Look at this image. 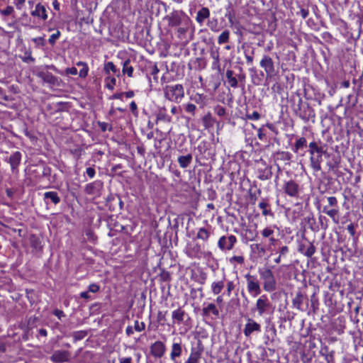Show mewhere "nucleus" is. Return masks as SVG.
<instances>
[{
    "label": "nucleus",
    "mask_w": 363,
    "mask_h": 363,
    "mask_svg": "<svg viewBox=\"0 0 363 363\" xmlns=\"http://www.w3.org/2000/svg\"><path fill=\"white\" fill-rule=\"evenodd\" d=\"M224 281L220 280L218 281H213L211 284V289L214 295L219 294L224 288Z\"/></svg>",
    "instance_id": "bb28decb"
},
{
    "label": "nucleus",
    "mask_w": 363,
    "mask_h": 363,
    "mask_svg": "<svg viewBox=\"0 0 363 363\" xmlns=\"http://www.w3.org/2000/svg\"><path fill=\"white\" fill-rule=\"evenodd\" d=\"M166 352V346L161 341H156L150 346V352L155 358H161Z\"/></svg>",
    "instance_id": "9d476101"
},
{
    "label": "nucleus",
    "mask_w": 363,
    "mask_h": 363,
    "mask_svg": "<svg viewBox=\"0 0 363 363\" xmlns=\"http://www.w3.org/2000/svg\"><path fill=\"white\" fill-rule=\"evenodd\" d=\"M21 160V154L20 152L16 151L13 152L9 157V163L11 167V169L14 171L16 169H17L18 166L19 165Z\"/></svg>",
    "instance_id": "aec40b11"
},
{
    "label": "nucleus",
    "mask_w": 363,
    "mask_h": 363,
    "mask_svg": "<svg viewBox=\"0 0 363 363\" xmlns=\"http://www.w3.org/2000/svg\"><path fill=\"white\" fill-rule=\"evenodd\" d=\"M106 79L108 80L106 85V87L110 90H113L114 89V86L116 85V78L108 77H107Z\"/></svg>",
    "instance_id": "37998d69"
},
{
    "label": "nucleus",
    "mask_w": 363,
    "mask_h": 363,
    "mask_svg": "<svg viewBox=\"0 0 363 363\" xmlns=\"http://www.w3.org/2000/svg\"><path fill=\"white\" fill-rule=\"evenodd\" d=\"M357 227V224H354L353 223H350L347 226V230L348 233H350V235L353 238V240L354 242H356L358 239L357 237H354L355 233H356V228Z\"/></svg>",
    "instance_id": "e433bc0d"
},
{
    "label": "nucleus",
    "mask_w": 363,
    "mask_h": 363,
    "mask_svg": "<svg viewBox=\"0 0 363 363\" xmlns=\"http://www.w3.org/2000/svg\"><path fill=\"white\" fill-rule=\"evenodd\" d=\"M196 108V106L193 104H187L185 106L186 111L191 113L192 115H194Z\"/></svg>",
    "instance_id": "8fccbe9b"
},
{
    "label": "nucleus",
    "mask_w": 363,
    "mask_h": 363,
    "mask_svg": "<svg viewBox=\"0 0 363 363\" xmlns=\"http://www.w3.org/2000/svg\"><path fill=\"white\" fill-rule=\"evenodd\" d=\"M247 118L251 120H258L259 114L257 112L254 111L252 113L247 115Z\"/></svg>",
    "instance_id": "680f3d73"
},
{
    "label": "nucleus",
    "mask_w": 363,
    "mask_h": 363,
    "mask_svg": "<svg viewBox=\"0 0 363 363\" xmlns=\"http://www.w3.org/2000/svg\"><path fill=\"white\" fill-rule=\"evenodd\" d=\"M281 156V159H284L285 160H289L291 159V154L289 152H282L281 153L277 154V159H279V156Z\"/></svg>",
    "instance_id": "6e6d98bb"
},
{
    "label": "nucleus",
    "mask_w": 363,
    "mask_h": 363,
    "mask_svg": "<svg viewBox=\"0 0 363 363\" xmlns=\"http://www.w3.org/2000/svg\"><path fill=\"white\" fill-rule=\"evenodd\" d=\"M320 353L322 355L325 356V360L329 363L330 360L333 359V355L331 353H328V347L325 346L321 348Z\"/></svg>",
    "instance_id": "a19ab883"
},
{
    "label": "nucleus",
    "mask_w": 363,
    "mask_h": 363,
    "mask_svg": "<svg viewBox=\"0 0 363 363\" xmlns=\"http://www.w3.org/2000/svg\"><path fill=\"white\" fill-rule=\"evenodd\" d=\"M61 36V32L59 30H57L55 33L52 34L49 39L48 43L53 46L56 41L60 38Z\"/></svg>",
    "instance_id": "58836bf2"
},
{
    "label": "nucleus",
    "mask_w": 363,
    "mask_h": 363,
    "mask_svg": "<svg viewBox=\"0 0 363 363\" xmlns=\"http://www.w3.org/2000/svg\"><path fill=\"white\" fill-rule=\"evenodd\" d=\"M122 72L123 74H126L129 77H133V67L130 65L129 60L123 62Z\"/></svg>",
    "instance_id": "72a5a7b5"
},
{
    "label": "nucleus",
    "mask_w": 363,
    "mask_h": 363,
    "mask_svg": "<svg viewBox=\"0 0 363 363\" xmlns=\"http://www.w3.org/2000/svg\"><path fill=\"white\" fill-rule=\"evenodd\" d=\"M237 242V238L233 235L228 236H222L219 238L218 242V247L221 250H230L233 248L235 244Z\"/></svg>",
    "instance_id": "423d86ee"
},
{
    "label": "nucleus",
    "mask_w": 363,
    "mask_h": 363,
    "mask_svg": "<svg viewBox=\"0 0 363 363\" xmlns=\"http://www.w3.org/2000/svg\"><path fill=\"white\" fill-rule=\"evenodd\" d=\"M230 32L228 30H224L220 33L218 38V44L221 45L228 42Z\"/></svg>",
    "instance_id": "c9c22d12"
},
{
    "label": "nucleus",
    "mask_w": 363,
    "mask_h": 363,
    "mask_svg": "<svg viewBox=\"0 0 363 363\" xmlns=\"http://www.w3.org/2000/svg\"><path fill=\"white\" fill-rule=\"evenodd\" d=\"M123 96H124V92L116 93L111 96V99L122 100Z\"/></svg>",
    "instance_id": "69168bd1"
},
{
    "label": "nucleus",
    "mask_w": 363,
    "mask_h": 363,
    "mask_svg": "<svg viewBox=\"0 0 363 363\" xmlns=\"http://www.w3.org/2000/svg\"><path fill=\"white\" fill-rule=\"evenodd\" d=\"M101 187V182L96 181L94 182L86 184L84 191L87 194L93 195L97 194L99 191Z\"/></svg>",
    "instance_id": "a211bd4d"
},
{
    "label": "nucleus",
    "mask_w": 363,
    "mask_h": 363,
    "mask_svg": "<svg viewBox=\"0 0 363 363\" xmlns=\"http://www.w3.org/2000/svg\"><path fill=\"white\" fill-rule=\"evenodd\" d=\"M283 189L284 193L290 197L298 199L300 194L299 185L293 180H289L284 184Z\"/></svg>",
    "instance_id": "6e6552de"
},
{
    "label": "nucleus",
    "mask_w": 363,
    "mask_h": 363,
    "mask_svg": "<svg viewBox=\"0 0 363 363\" xmlns=\"http://www.w3.org/2000/svg\"><path fill=\"white\" fill-rule=\"evenodd\" d=\"M87 335V333L84 330L77 331L73 333V337L75 341L84 339Z\"/></svg>",
    "instance_id": "ea45409f"
},
{
    "label": "nucleus",
    "mask_w": 363,
    "mask_h": 363,
    "mask_svg": "<svg viewBox=\"0 0 363 363\" xmlns=\"http://www.w3.org/2000/svg\"><path fill=\"white\" fill-rule=\"evenodd\" d=\"M125 333L128 336H130L133 333V328L131 325H128L125 329Z\"/></svg>",
    "instance_id": "774afa93"
},
{
    "label": "nucleus",
    "mask_w": 363,
    "mask_h": 363,
    "mask_svg": "<svg viewBox=\"0 0 363 363\" xmlns=\"http://www.w3.org/2000/svg\"><path fill=\"white\" fill-rule=\"evenodd\" d=\"M200 251V247L199 245H196L189 253V255L191 257H198V253Z\"/></svg>",
    "instance_id": "3c124183"
},
{
    "label": "nucleus",
    "mask_w": 363,
    "mask_h": 363,
    "mask_svg": "<svg viewBox=\"0 0 363 363\" xmlns=\"http://www.w3.org/2000/svg\"><path fill=\"white\" fill-rule=\"evenodd\" d=\"M184 315L185 312L181 308L174 310L172 313V319L175 320L178 324L181 323L184 320Z\"/></svg>",
    "instance_id": "cd10ccee"
},
{
    "label": "nucleus",
    "mask_w": 363,
    "mask_h": 363,
    "mask_svg": "<svg viewBox=\"0 0 363 363\" xmlns=\"http://www.w3.org/2000/svg\"><path fill=\"white\" fill-rule=\"evenodd\" d=\"M260 330V325L252 320H249L245 325L244 334L248 337L252 333Z\"/></svg>",
    "instance_id": "f3484780"
},
{
    "label": "nucleus",
    "mask_w": 363,
    "mask_h": 363,
    "mask_svg": "<svg viewBox=\"0 0 363 363\" xmlns=\"http://www.w3.org/2000/svg\"><path fill=\"white\" fill-rule=\"evenodd\" d=\"M289 250L287 246H282L279 248V256L274 259L277 264H281L282 266H288L290 264Z\"/></svg>",
    "instance_id": "1a4fd4ad"
},
{
    "label": "nucleus",
    "mask_w": 363,
    "mask_h": 363,
    "mask_svg": "<svg viewBox=\"0 0 363 363\" xmlns=\"http://www.w3.org/2000/svg\"><path fill=\"white\" fill-rule=\"evenodd\" d=\"M328 204L323 207L322 212L328 216L334 223H339L340 207L338 201L335 196L327 198Z\"/></svg>",
    "instance_id": "f03ea898"
},
{
    "label": "nucleus",
    "mask_w": 363,
    "mask_h": 363,
    "mask_svg": "<svg viewBox=\"0 0 363 363\" xmlns=\"http://www.w3.org/2000/svg\"><path fill=\"white\" fill-rule=\"evenodd\" d=\"M203 313L205 315H208L212 313L215 316L218 317L219 315V311L214 303H208L206 307L203 308Z\"/></svg>",
    "instance_id": "a878e982"
},
{
    "label": "nucleus",
    "mask_w": 363,
    "mask_h": 363,
    "mask_svg": "<svg viewBox=\"0 0 363 363\" xmlns=\"http://www.w3.org/2000/svg\"><path fill=\"white\" fill-rule=\"evenodd\" d=\"M292 302L294 308L303 311L306 310V308L303 307V303H307L308 298L301 293V291H298L296 293L295 297L293 298Z\"/></svg>",
    "instance_id": "4468645a"
},
{
    "label": "nucleus",
    "mask_w": 363,
    "mask_h": 363,
    "mask_svg": "<svg viewBox=\"0 0 363 363\" xmlns=\"http://www.w3.org/2000/svg\"><path fill=\"white\" fill-rule=\"evenodd\" d=\"M182 353V343L180 342H173L171 352H170V359L172 362H176V359L181 357Z\"/></svg>",
    "instance_id": "dca6fc26"
},
{
    "label": "nucleus",
    "mask_w": 363,
    "mask_h": 363,
    "mask_svg": "<svg viewBox=\"0 0 363 363\" xmlns=\"http://www.w3.org/2000/svg\"><path fill=\"white\" fill-rule=\"evenodd\" d=\"M202 352V348H191L190 354L184 363H200Z\"/></svg>",
    "instance_id": "2eb2a0df"
},
{
    "label": "nucleus",
    "mask_w": 363,
    "mask_h": 363,
    "mask_svg": "<svg viewBox=\"0 0 363 363\" xmlns=\"http://www.w3.org/2000/svg\"><path fill=\"white\" fill-rule=\"evenodd\" d=\"M99 286L96 284H91L89 286V291L92 293H96L99 291Z\"/></svg>",
    "instance_id": "5fc2aeb1"
},
{
    "label": "nucleus",
    "mask_w": 363,
    "mask_h": 363,
    "mask_svg": "<svg viewBox=\"0 0 363 363\" xmlns=\"http://www.w3.org/2000/svg\"><path fill=\"white\" fill-rule=\"evenodd\" d=\"M269 303L265 296H262L257 301V308L260 314H262L268 307Z\"/></svg>",
    "instance_id": "393cba45"
},
{
    "label": "nucleus",
    "mask_w": 363,
    "mask_h": 363,
    "mask_svg": "<svg viewBox=\"0 0 363 363\" xmlns=\"http://www.w3.org/2000/svg\"><path fill=\"white\" fill-rule=\"evenodd\" d=\"M70 354L66 350H55L52 355L50 357L52 362L55 363H63L67 362L69 359Z\"/></svg>",
    "instance_id": "f8f14e48"
},
{
    "label": "nucleus",
    "mask_w": 363,
    "mask_h": 363,
    "mask_svg": "<svg viewBox=\"0 0 363 363\" xmlns=\"http://www.w3.org/2000/svg\"><path fill=\"white\" fill-rule=\"evenodd\" d=\"M259 273L261 278L264 280V288L267 291L272 290V267L270 266H264L262 268L259 269Z\"/></svg>",
    "instance_id": "0eeeda50"
},
{
    "label": "nucleus",
    "mask_w": 363,
    "mask_h": 363,
    "mask_svg": "<svg viewBox=\"0 0 363 363\" xmlns=\"http://www.w3.org/2000/svg\"><path fill=\"white\" fill-rule=\"evenodd\" d=\"M268 204L264 201L260 202L259 203V207L262 210V213L264 215H268L269 213V211L267 209Z\"/></svg>",
    "instance_id": "603ef678"
},
{
    "label": "nucleus",
    "mask_w": 363,
    "mask_h": 363,
    "mask_svg": "<svg viewBox=\"0 0 363 363\" xmlns=\"http://www.w3.org/2000/svg\"><path fill=\"white\" fill-rule=\"evenodd\" d=\"M104 72L106 74H109L110 72H112L113 73L116 74V72H118V69L112 62H108L107 63H106L104 65Z\"/></svg>",
    "instance_id": "4c0bfd02"
},
{
    "label": "nucleus",
    "mask_w": 363,
    "mask_h": 363,
    "mask_svg": "<svg viewBox=\"0 0 363 363\" xmlns=\"http://www.w3.org/2000/svg\"><path fill=\"white\" fill-rule=\"evenodd\" d=\"M261 67L264 68L267 77H271L272 72V61L270 58H264L260 62Z\"/></svg>",
    "instance_id": "4be33fe9"
},
{
    "label": "nucleus",
    "mask_w": 363,
    "mask_h": 363,
    "mask_svg": "<svg viewBox=\"0 0 363 363\" xmlns=\"http://www.w3.org/2000/svg\"><path fill=\"white\" fill-rule=\"evenodd\" d=\"M305 220L312 231L318 232L319 230V226L315 225V219L313 216H308Z\"/></svg>",
    "instance_id": "473e14b6"
},
{
    "label": "nucleus",
    "mask_w": 363,
    "mask_h": 363,
    "mask_svg": "<svg viewBox=\"0 0 363 363\" xmlns=\"http://www.w3.org/2000/svg\"><path fill=\"white\" fill-rule=\"evenodd\" d=\"M309 14L308 8H301L299 11L296 12L297 16H301L303 19L306 18Z\"/></svg>",
    "instance_id": "c03bdc74"
},
{
    "label": "nucleus",
    "mask_w": 363,
    "mask_h": 363,
    "mask_svg": "<svg viewBox=\"0 0 363 363\" xmlns=\"http://www.w3.org/2000/svg\"><path fill=\"white\" fill-rule=\"evenodd\" d=\"M30 15L33 17L40 18L43 21H46L48 17L45 6L40 3L35 5V9L31 11Z\"/></svg>",
    "instance_id": "ddd939ff"
},
{
    "label": "nucleus",
    "mask_w": 363,
    "mask_h": 363,
    "mask_svg": "<svg viewBox=\"0 0 363 363\" xmlns=\"http://www.w3.org/2000/svg\"><path fill=\"white\" fill-rule=\"evenodd\" d=\"M296 113L304 122H308L311 120L313 122L315 118L314 109L308 104L303 103L301 99H299L298 108L296 110Z\"/></svg>",
    "instance_id": "20e7f679"
},
{
    "label": "nucleus",
    "mask_w": 363,
    "mask_h": 363,
    "mask_svg": "<svg viewBox=\"0 0 363 363\" xmlns=\"http://www.w3.org/2000/svg\"><path fill=\"white\" fill-rule=\"evenodd\" d=\"M14 11L13 8L8 6L4 10H0V13L4 16L11 15Z\"/></svg>",
    "instance_id": "de8ad7c7"
},
{
    "label": "nucleus",
    "mask_w": 363,
    "mask_h": 363,
    "mask_svg": "<svg viewBox=\"0 0 363 363\" xmlns=\"http://www.w3.org/2000/svg\"><path fill=\"white\" fill-rule=\"evenodd\" d=\"M118 361L119 363H133V359L130 357H119Z\"/></svg>",
    "instance_id": "864d4df0"
},
{
    "label": "nucleus",
    "mask_w": 363,
    "mask_h": 363,
    "mask_svg": "<svg viewBox=\"0 0 363 363\" xmlns=\"http://www.w3.org/2000/svg\"><path fill=\"white\" fill-rule=\"evenodd\" d=\"M210 16V11L206 7H203L201 10H199L197 13L196 16V21L202 24L205 19L208 18Z\"/></svg>",
    "instance_id": "5701e85b"
},
{
    "label": "nucleus",
    "mask_w": 363,
    "mask_h": 363,
    "mask_svg": "<svg viewBox=\"0 0 363 363\" xmlns=\"http://www.w3.org/2000/svg\"><path fill=\"white\" fill-rule=\"evenodd\" d=\"M193 157L191 154H188L186 155H181L178 157V163L181 168H186L189 166V164L192 162Z\"/></svg>",
    "instance_id": "412c9836"
},
{
    "label": "nucleus",
    "mask_w": 363,
    "mask_h": 363,
    "mask_svg": "<svg viewBox=\"0 0 363 363\" xmlns=\"http://www.w3.org/2000/svg\"><path fill=\"white\" fill-rule=\"evenodd\" d=\"M322 39L330 45H333L335 43H337L338 40L333 37V35L328 31H325L320 34Z\"/></svg>",
    "instance_id": "c85d7f7f"
},
{
    "label": "nucleus",
    "mask_w": 363,
    "mask_h": 363,
    "mask_svg": "<svg viewBox=\"0 0 363 363\" xmlns=\"http://www.w3.org/2000/svg\"><path fill=\"white\" fill-rule=\"evenodd\" d=\"M45 199H50L52 203L57 204L60 202V199L58 194L55 191H48L44 194Z\"/></svg>",
    "instance_id": "7c9ffc66"
},
{
    "label": "nucleus",
    "mask_w": 363,
    "mask_h": 363,
    "mask_svg": "<svg viewBox=\"0 0 363 363\" xmlns=\"http://www.w3.org/2000/svg\"><path fill=\"white\" fill-rule=\"evenodd\" d=\"M157 121H164L167 123H169L172 121V118L167 114V110L165 108H161L158 111L157 116Z\"/></svg>",
    "instance_id": "b1692460"
},
{
    "label": "nucleus",
    "mask_w": 363,
    "mask_h": 363,
    "mask_svg": "<svg viewBox=\"0 0 363 363\" xmlns=\"http://www.w3.org/2000/svg\"><path fill=\"white\" fill-rule=\"evenodd\" d=\"M216 113L218 116H223L225 114V109L223 107H218L216 108Z\"/></svg>",
    "instance_id": "0e129e2a"
},
{
    "label": "nucleus",
    "mask_w": 363,
    "mask_h": 363,
    "mask_svg": "<svg viewBox=\"0 0 363 363\" xmlns=\"http://www.w3.org/2000/svg\"><path fill=\"white\" fill-rule=\"evenodd\" d=\"M209 235V232L206 228H201L198 230L196 237L198 239L206 241L208 239Z\"/></svg>",
    "instance_id": "f704fd0d"
},
{
    "label": "nucleus",
    "mask_w": 363,
    "mask_h": 363,
    "mask_svg": "<svg viewBox=\"0 0 363 363\" xmlns=\"http://www.w3.org/2000/svg\"><path fill=\"white\" fill-rule=\"evenodd\" d=\"M315 356V352L314 351H309L307 354H303V357L306 358L307 360H311L313 357Z\"/></svg>",
    "instance_id": "e2e57ef3"
},
{
    "label": "nucleus",
    "mask_w": 363,
    "mask_h": 363,
    "mask_svg": "<svg viewBox=\"0 0 363 363\" xmlns=\"http://www.w3.org/2000/svg\"><path fill=\"white\" fill-rule=\"evenodd\" d=\"M229 262L230 264H234L235 262L242 264L244 262V257L242 256H233L230 258Z\"/></svg>",
    "instance_id": "49530a36"
},
{
    "label": "nucleus",
    "mask_w": 363,
    "mask_h": 363,
    "mask_svg": "<svg viewBox=\"0 0 363 363\" xmlns=\"http://www.w3.org/2000/svg\"><path fill=\"white\" fill-rule=\"evenodd\" d=\"M311 306L313 308V311H315L318 308V301L317 298H315L314 296H313L311 298Z\"/></svg>",
    "instance_id": "052dcab7"
},
{
    "label": "nucleus",
    "mask_w": 363,
    "mask_h": 363,
    "mask_svg": "<svg viewBox=\"0 0 363 363\" xmlns=\"http://www.w3.org/2000/svg\"><path fill=\"white\" fill-rule=\"evenodd\" d=\"M246 278L248 291L253 296H257L260 293V287L256 279L249 274L246 276Z\"/></svg>",
    "instance_id": "9b49d317"
},
{
    "label": "nucleus",
    "mask_w": 363,
    "mask_h": 363,
    "mask_svg": "<svg viewBox=\"0 0 363 363\" xmlns=\"http://www.w3.org/2000/svg\"><path fill=\"white\" fill-rule=\"evenodd\" d=\"M44 82L50 85L58 86L59 79L50 72H44L40 74Z\"/></svg>",
    "instance_id": "6ab92c4d"
},
{
    "label": "nucleus",
    "mask_w": 363,
    "mask_h": 363,
    "mask_svg": "<svg viewBox=\"0 0 363 363\" xmlns=\"http://www.w3.org/2000/svg\"><path fill=\"white\" fill-rule=\"evenodd\" d=\"M145 328V324L143 322L135 320L134 323V330L137 332H142Z\"/></svg>",
    "instance_id": "79ce46f5"
},
{
    "label": "nucleus",
    "mask_w": 363,
    "mask_h": 363,
    "mask_svg": "<svg viewBox=\"0 0 363 363\" xmlns=\"http://www.w3.org/2000/svg\"><path fill=\"white\" fill-rule=\"evenodd\" d=\"M319 230L321 229L325 231L329 227V220L321 214L318 216Z\"/></svg>",
    "instance_id": "2f4dec72"
},
{
    "label": "nucleus",
    "mask_w": 363,
    "mask_h": 363,
    "mask_svg": "<svg viewBox=\"0 0 363 363\" xmlns=\"http://www.w3.org/2000/svg\"><path fill=\"white\" fill-rule=\"evenodd\" d=\"M297 250L307 257H311L315 252L316 248L313 242H310L305 236L298 241Z\"/></svg>",
    "instance_id": "39448f33"
},
{
    "label": "nucleus",
    "mask_w": 363,
    "mask_h": 363,
    "mask_svg": "<svg viewBox=\"0 0 363 363\" xmlns=\"http://www.w3.org/2000/svg\"><path fill=\"white\" fill-rule=\"evenodd\" d=\"M164 97L170 101L179 103L184 97V90L182 84L166 86L164 89Z\"/></svg>",
    "instance_id": "7ed1b4c3"
},
{
    "label": "nucleus",
    "mask_w": 363,
    "mask_h": 363,
    "mask_svg": "<svg viewBox=\"0 0 363 363\" xmlns=\"http://www.w3.org/2000/svg\"><path fill=\"white\" fill-rule=\"evenodd\" d=\"M67 74L76 75L77 74V69L75 67H69L65 69Z\"/></svg>",
    "instance_id": "bf43d9fd"
},
{
    "label": "nucleus",
    "mask_w": 363,
    "mask_h": 363,
    "mask_svg": "<svg viewBox=\"0 0 363 363\" xmlns=\"http://www.w3.org/2000/svg\"><path fill=\"white\" fill-rule=\"evenodd\" d=\"M53 313L59 319H61L62 317L65 316V314H64L63 311H60V310H55Z\"/></svg>",
    "instance_id": "338daca9"
},
{
    "label": "nucleus",
    "mask_w": 363,
    "mask_h": 363,
    "mask_svg": "<svg viewBox=\"0 0 363 363\" xmlns=\"http://www.w3.org/2000/svg\"><path fill=\"white\" fill-rule=\"evenodd\" d=\"M86 173L89 177V178L92 179L94 177L96 172L95 169L92 167H88L86 169Z\"/></svg>",
    "instance_id": "4d7b16f0"
},
{
    "label": "nucleus",
    "mask_w": 363,
    "mask_h": 363,
    "mask_svg": "<svg viewBox=\"0 0 363 363\" xmlns=\"http://www.w3.org/2000/svg\"><path fill=\"white\" fill-rule=\"evenodd\" d=\"M89 69L88 65L82 67L79 72V77H81V78L86 77V76L88 75V73H89Z\"/></svg>",
    "instance_id": "09e8293b"
},
{
    "label": "nucleus",
    "mask_w": 363,
    "mask_h": 363,
    "mask_svg": "<svg viewBox=\"0 0 363 363\" xmlns=\"http://www.w3.org/2000/svg\"><path fill=\"white\" fill-rule=\"evenodd\" d=\"M26 0H15L14 4L18 10L22 9L24 6Z\"/></svg>",
    "instance_id": "13d9d810"
},
{
    "label": "nucleus",
    "mask_w": 363,
    "mask_h": 363,
    "mask_svg": "<svg viewBox=\"0 0 363 363\" xmlns=\"http://www.w3.org/2000/svg\"><path fill=\"white\" fill-rule=\"evenodd\" d=\"M233 72L232 70H227L226 71V78L228 80V83L230 84L231 87L236 88L238 86V80L237 79L233 76Z\"/></svg>",
    "instance_id": "c756f323"
},
{
    "label": "nucleus",
    "mask_w": 363,
    "mask_h": 363,
    "mask_svg": "<svg viewBox=\"0 0 363 363\" xmlns=\"http://www.w3.org/2000/svg\"><path fill=\"white\" fill-rule=\"evenodd\" d=\"M33 41L38 47H44L45 45V40L44 37H38L33 39Z\"/></svg>",
    "instance_id": "a18cd8bd"
},
{
    "label": "nucleus",
    "mask_w": 363,
    "mask_h": 363,
    "mask_svg": "<svg viewBox=\"0 0 363 363\" xmlns=\"http://www.w3.org/2000/svg\"><path fill=\"white\" fill-rule=\"evenodd\" d=\"M307 147L310 155V167L313 172H318L322 169L323 156L327 153L328 145L323 143L320 139L315 140L314 138L308 143L307 138L301 136L296 138L292 150L294 153L303 156L304 150Z\"/></svg>",
    "instance_id": "f257e3e1"
}]
</instances>
